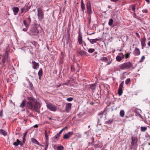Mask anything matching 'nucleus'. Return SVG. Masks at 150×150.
Returning <instances> with one entry per match:
<instances>
[{"mask_svg": "<svg viewBox=\"0 0 150 150\" xmlns=\"http://www.w3.org/2000/svg\"><path fill=\"white\" fill-rule=\"evenodd\" d=\"M27 99L28 101L27 102L26 105L27 108L32 111L35 110L38 113H40V109L41 107L40 103L33 97H28Z\"/></svg>", "mask_w": 150, "mask_h": 150, "instance_id": "1", "label": "nucleus"}, {"mask_svg": "<svg viewBox=\"0 0 150 150\" xmlns=\"http://www.w3.org/2000/svg\"><path fill=\"white\" fill-rule=\"evenodd\" d=\"M37 16L39 21H41L44 18L43 11L40 8H38L37 9Z\"/></svg>", "mask_w": 150, "mask_h": 150, "instance_id": "2", "label": "nucleus"}, {"mask_svg": "<svg viewBox=\"0 0 150 150\" xmlns=\"http://www.w3.org/2000/svg\"><path fill=\"white\" fill-rule=\"evenodd\" d=\"M133 65L130 62L124 63L121 65L120 69H128L131 67H132Z\"/></svg>", "mask_w": 150, "mask_h": 150, "instance_id": "3", "label": "nucleus"}, {"mask_svg": "<svg viewBox=\"0 0 150 150\" xmlns=\"http://www.w3.org/2000/svg\"><path fill=\"white\" fill-rule=\"evenodd\" d=\"M2 62L4 64L5 63H9V60L8 59V53L7 51H6L4 54L3 55V58L2 59Z\"/></svg>", "mask_w": 150, "mask_h": 150, "instance_id": "4", "label": "nucleus"}, {"mask_svg": "<svg viewBox=\"0 0 150 150\" xmlns=\"http://www.w3.org/2000/svg\"><path fill=\"white\" fill-rule=\"evenodd\" d=\"M38 33L39 30L37 28H33L30 30L29 34L31 35H37Z\"/></svg>", "mask_w": 150, "mask_h": 150, "instance_id": "5", "label": "nucleus"}, {"mask_svg": "<svg viewBox=\"0 0 150 150\" xmlns=\"http://www.w3.org/2000/svg\"><path fill=\"white\" fill-rule=\"evenodd\" d=\"M31 22V18L30 17H29L27 18V21L26 20H24L23 23V24L26 28H28Z\"/></svg>", "mask_w": 150, "mask_h": 150, "instance_id": "6", "label": "nucleus"}, {"mask_svg": "<svg viewBox=\"0 0 150 150\" xmlns=\"http://www.w3.org/2000/svg\"><path fill=\"white\" fill-rule=\"evenodd\" d=\"M86 8L88 13L89 14H91L92 13L91 6L90 1L87 2L86 4Z\"/></svg>", "mask_w": 150, "mask_h": 150, "instance_id": "7", "label": "nucleus"}, {"mask_svg": "<svg viewBox=\"0 0 150 150\" xmlns=\"http://www.w3.org/2000/svg\"><path fill=\"white\" fill-rule=\"evenodd\" d=\"M47 106L51 111H55L57 110L56 107L52 103H49L47 105Z\"/></svg>", "mask_w": 150, "mask_h": 150, "instance_id": "8", "label": "nucleus"}, {"mask_svg": "<svg viewBox=\"0 0 150 150\" xmlns=\"http://www.w3.org/2000/svg\"><path fill=\"white\" fill-rule=\"evenodd\" d=\"M124 58V55L122 53H120L116 57V60L118 62H120Z\"/></svg>", "mask_w": 150, "mask_h": 150, "instance_id": "9", "label": "nucleus"}, {"mask_svg": "<svg viewBox=\"0 0 150 150\" xmlns=\"http://www.w3.org/2000/svg\"><path fill=\"white\" fill-rule=\"evenodd\" d=\"M77 53L82 56H88L89 55V54L86 52L80 49L78 50Z\"/></svg>", "mask_w": 150, "mask_h": 150, "instance_id": "10", "label": "nucleus"}, {"mask_svg": "<svg viewBox=\"0 0 150 150\" xmlns=\"http://www.w3.org/2000/svg\"><path fill=\"white\" fill-rule=\"evenodd\" d=\"M146 41V38L144 37L141 40V44L142 47V48L143 49L144 47L146 46L145 42Z\"/></svg>", "mask_w": 150, "mask_h": 150, "instance_id": "11", "label": "nucleus"}, {"mask_svg": "<svg viewBox=\"0 0 150 150\" xmlns=\"http://www.w3.org/2000/svg\"><path fill=\"white\" fill-rule=\"evenodd\" d=\"M137 139L134 137H132V142L131 146H133L137 144Z\"/></svg>", "mask_w": 150, "mask_h": 150, "instance_id": "12", "label": "nucleus"}, {"mask_svg": "<svg viewBox=\"0 0 150 150\" xmlns=\"http://www.w3.org/2000/svg\"><path fill=\"white\" fill-rule=\"evenodd\" d=\"M78 41L79 42V43L80 45H83V40L82 35L81 34H79L78 38Z\"/></svg>", "mask_w": 150, "mask_h": 150, "instance_id": "13", "label": "nucleus"}, {"mask_svg": "<svg viewBox=\"0 0 150 150\" xmlns=\"http://www.w3.org/2000/svg\"><path fill=\"white\" fill-rule=\"evenodd\" d=\"M133 53L135 56H138L140 54V52L139 49L137 47L135 48L134 50Z\"/></svg>", "mask_w": 150, "mask_h": 150, "instance_id": "14", "label": "nucleus"}, {"mask_svg": "<svg viewBox=\"0 0 150 150\" xmlns=\"http://www.w3.org/2000/svg\"><path fill=\"white\" fill-rule=\"evenodd\" d=\"M72 104L71 103H67L65 106L66 110L67 112H69L71 110Z\"/></svg>", "mask_w": 150, "mask_h": 150, "instance_id": "15", "label": "nucleus"}, {"mask_svg": "<svg viewBox=\"0 0 150 150\" xmlns=\"http://www.w3.org/2000/svg\"><path fill=\"white\" fill-rule=\"evenodd\" d=\"M33 64V68L35 69H37L38 67L39 64L38 63H36L35 61H33L32 62Z\"/></svg>", "mask_w": 150, "mask_h": 150, "instance_id": "16", "label": "nucleus"}, {"mask_svg": "<svg viewBox=\"0 0 150 150\" xmlns=\"http://www.w3.org/2000/svg\"><path fill=\"white\" fill-rule=\"evenodd\" d=\"M12 10L14 15H17L19 10V8L18 7L14 6L13 7Z\"/></svg>", "mask_w": 150, "mask_h": 150, "instance_id": "17", "label": "nucleus"}, {"mask_svg": "<svg viewBox=\"0 0 150 150\" xmlns=\"http://www.w3.org/2000/svg\"><path fill=\"white\" fill-rule=\"evenodd\" d=\"M13 144L16 146H17L19 144H20L21 146H22L23 145V143H22L21 142L19 141V140L18 139H17L16 140V142H15L13 143Z\"/></svg>", "mask_w": 150, "mask_h": 150, "instance_id": "18", "label": "nucleus"}, {"mask_svg": "<svg viewBox=\"0 0 150 150\" xmlns=\"http://www.w3.org/2000/svg\"><path fill=\"white\" fill-rule=\"evenodd\" d=\"M88 39L89 41L91 43L93 44L96 43L97 41L99 40V39L98 38L90 39L88 38Z\"/></svg>", "mask_w": 150, "mask_h": 150, "instance_id": "19", "label": "nucleus"}, {"mask_svg": "<svg viewBox=\"0 0 150 150\" xmlns=\"http://www.w3.org/2000/svg\"><path fill=\"white\" fill-rule=\"evenodd\" d=\"M63 131V129H62L55 136L54 138L56 139H58L60 134Z\"/></svg>", "mask_w": 150, "mask_h": 150, "instance_id": "20", "label": "nucleus"}, {"mask_svg": "<svg viewBox=\"0 0 150 150\" xmlns=\"http://www.w3.org/2000/svg\"><path fill=\"white\" fill-rule=\"evenodd\" d=\"M136 5L132 4L130 6L129 8H131L132 11H133L134 12H135L136 6Z\"/></svg>", "mask_w": 150, "mask_h": 150, "instance_id": "21", "label": "nucleus"}, {"mask_svg": "<svg viewBox=\"0 0 150 150\" xmlns=\"http://www.w3.org/2000/svg\"><path fill=\"white\" fill-rule=\"evenodd\" d=\"M81 8L82 9V10L83 12H84L85 9V5L84 4V2H83V0H81Z\"/></svg>", "mask_w": 150, "mask_h": 150, "instance_id": "22", "label": "nucleus"}, {"mask_svg": "<svg viewBox=\"0 0 150 150\" xmlns=\"http://www.w3.org/2000/svg\"><path fill=\"white\" fill-rule=\"evenodd\" d=\"M38 75L39 76V78L40 79H41V78L42 75V69H40L38 72Z\"/></svg>", "mask_w": 150, "mask_h": 150, "instance_id": "23", "label": "nucleus"}, {"mask_svg": "<svg viewBox=\"0 0 150 150\" xmlns=\"http://www.w3.org/2000/svg\"><path fill=\"white\" fill-rule=\"evenodd\" d=\"M31 142L35 144H39V143L38 141L35 139L34 138H32L31 139Z\"/></svg>", "mask_w": 150, "mask_h": 150, "instance_id": "24", "label": "nucleus"}, {"mask_svg": "<svg viewBox=\"0 0 150 150\" xmlns=\"http://www.w3.org/2000/svg\"><path fill=\"white\" fill-rule=\"evenodd\" d=\"M26 102V100H25V99L24 100H23L21 103L20 107L22 108H24Z\"/></svg>", "mask_w": 150, "mask_h": 150, "instance_id": "25", "label": "nucleus"}, {"mask_svg": "<svg viewBox=\"0 0 150 150\" xmlns=\"http://www.w3.org/2000/svg\"><path fill=\"white\" fill-rule=\"evenodd\" d=\"M105 112V110H104L103 112H101L98 114V115L100 117V119H102L103 117V115Z\"/></svg>", "mask_w": 150, "mask_h": 150, "instance_id": "26", "label": "nucleus"}, {"mask_svg": "<svg viewBox=\"0 0 150 150\" xmlns=\"http://www.w3.org/2000/svg\"><path fill=\"white\" fill-rule=\"evenodd\" d=\"M0 133L4 136H6L7 135V132L3 129H0Z\"/></svg>", "mask_w": 150, "mask_h": 150, "instance_id": "27", "label": "nucleus"}, {"mask_svg": "<svg viewBox=\"0 0 150 150\" xmlns=\"http://www.w3.org/2000/svg\"><path fill=\"white\" fill-rule=\"evenodd\" d=\"M96 85L95 84H91L90 85V88L93 90H95L96 89Z\"/></svg>", "mask_w": 150, "mask_h": 150, "instance_id": "28", "label": "nucleus"}, {"mask_svg": "<svg viewBox=\"0 0 150 150\" xmlns=\"http://www.w3.org/2000/svg\"><path fill=\"white\" fill-rule=\"evenodd\" d=\"M45 150H47L49 145L48 141L45 140Z\"/></svg>", "mask_w": 150, "mask_h": 150, "instance_id": "29", "label": "nucleus"}, {"mask_svg": "<svg viewBox=\"0 0 150 150\" xmlns=\"http://www.w3.org/2000/svg\"><path fill=\"white\" fill-rule=\"evenodd\" d=\"M64 149V146L62 145L58 146L57 147V150H63Z\"/></svg>", "mask_w": 150, "mask_h": 150, "instance_id": "30", "label": "nucleus"}, {"mask_svg": "<svg viewBox=\"0 0 150 150\" xmlns=\"http://www.w3.org/2000/svg\"><path fill=\"white\" fill-rule=\"evenodd\" d=\"M123 92L122 89L119 88L118 90V94L119 96H121Z\"/></svg>", "mask_w": 150, "mask_h": 150, "instance_id": "31", "label": "nucleus"}, {"mask_svg": "<svg viewBox=\"0 0 150 150\" xmlns=\"http://www.w3.org/2000/svg\"><path fill=\"white\" fill-rule=\"evenodd\" d=\"M120 115L122 117H123L125 115V112L123 110L120 111Z\"/></svg>", "mask_w": 150, "mask_h": 150, "instance_id": "32", "label": "nucleus"}, {"mask_svg": "<svg viewBox=\"0 0 150 150\" xmlns=\"http://www.w3.org/2000/svg\"><path fill=\"white\" fill-rule=\"evenodd\" d=\"M113 22V20L112 18L110 19L108 22V25L110 26L112 25Z\"/></svg>", "mask_w": 150, "mask_h": 150, "instance_id": "33", "label": "nucleus"}, {"mask_svg": "<svg viewBox=\"0 0 150 150\" xmlns=\"http://www.w3.org/2000/svg\"><path fill=\"white\" fill-rule=\"evenodd\" d=\"M100 60L104 62L107 61L108 60V59L106 57H101Z\"/></svg>", "mask_w": 150, "mask_h": 150, "instance_id": "34", "label": "nucleus"}, {"mask_svg": "<svg viewBox=\"0 0 150 150\" xmlns=\"http://www.w3.org/2000/svg\"><path fill=\"white\" fill-rule=\"evenodd\" d=\"M147 129V128L146 127H141V131L142 132H145L146 130Z\"/></svg>", "mask_w": 150, "mask_h": 150, "instance_id": "35", "label": "nucleus"}, {"mask_svg": "<svg viewBox=\"0 0 150 150\" xmlns=\"http://www.w3.org/2000/svg\"><path fill=\"white\" fill-rule=\"evenodd\" d=\"M69 136L68 135V134H65L63 137V138L65 139H68L69 137Z\"/></svg>", "mask_w": 150, "mask_h": 150, "instance_id": "36", "label": "nucleus"}, {"mask_svg": "<svg viewBox=\"0 0 150 150\" xmlns=\"http://www.w3.org/2000/svg\"><path fill=\"white\" fill-rule=\"evenodd\" d=\"M95 50L94 49L90 48L88 49V52L90 53H92L95 51Z\"/></svg>", "mask_w": 150, "mask_h": 150, "instance_id": "37", "label": "nucleus"}, {"mask_svg": "<svg viewBox=\"0 0 150 150\" xmlns=\"http://www.w3.org/2000/svg\"><path fill=\"white\" fill-rule=\"evenodd\" d=\"M124 83V81H122L120 84L119 88L122 89Z\"/></svg>", "mask_w": 150, "mask_h": 150, "instance_id": "38", "label": "nucleus"}, {"mask_svg": "<svg viewBox=\"0 0 150 150\" xmlns=\"http://www.w3.org/2000/svg\"><path fill=\"white\" fill-rule=\"evenodd\" d=\"M130 81H130V79H129V78L127 79L125 81V84L126 85L128 84L129 83V82H130Z\"/></svg>", "mask_w": 150, "mask_h": 150, "instance_id": "39", "label": "nucleus"}, {"mask_svg": "<svg viewBox=\"0 0 150 150\" xmlns=\"http://www.w3.org/2000/svg\"><path fill=\"white\" fill-rule=\"evenodd\" d=\"M130 53H131V52H130V53H127L126 54H125V59H127L128 58H129V57L130 54Z\"/></svg>", "mask_w": 150, "mask_h": 150, "instance_id": "40", "label": "nucleus"}, {"mask_svg": "<svg viewBox=\"0 0 150 150\" xmlns=\"http://www.w3.org/2000/svg\"><path fill=\"white\" fill-rule=\"evenodd\" d=\"M26 10V8L24 6L23 8H22L21 9V13H22L24 11Z\"/></svg>", "mask_w": 150, "mask_h": 150, "instance_id": "41", "label": "nucleus"}, {"mask_svg": "<svg viewBox=\"0 0 150 150\" xmlns=\"http://www.w3.org/2000/svg\"><path fill=\"white\" fill-rule=\"evenodd\" d=\"M113 120H109L106 121L105 122V123H107L108 124H110L112 123V122H113Z\"/></svg>", "mask_w": 150, "mask_h": 150, "instance_id": "42", "label": "nucleus"}, {"mask_svg": "<svg viewBox=\"0 0 150 150\" xmlns=\"http://www.w3.org/2000/svg\"><path fill=\"white\" fill-rule=\"evenodd\" d=\"M45 137H46V140L48 141V137L47 135V131L46 130L45 131Z\"/></svg>", "mask_w": 150, "mask_h": 150, "instance_id": "43", "label": "nucleus"}, {"mask_svg": "<svg viewBox=\"0 0 150 150\" xmlns=\"http://www.w3.org/2000/svg\"><path fill=\"white\" fill-rule=\"evenodd\" d=\"M73 100V98L71 97H70L69 98H68L67 99V101L70 102L72 101Z\"/></svg>", "mask_w": 150, "mask_h": 150, "instance_id": "44", "label": "nucleus"}, {"mask_svg": "<svg viewBox=\"0 0 150 150\" xmlns=\"http://www.w3.org/2000/svg\"><path fill=\"white\" fill-rule=\"evenodd\" d=\"M68 135L69 137H71L72 135L74 134V133L73 132H69L68 133Z\"/></svg>", "mask_w": 150, "mask_h": 150, "instance_id": "45", "label": "nucleus"}, {"mask_svg": "<svg viewBox=\"0 0 150 150\" xmlns=\"http://www.w3.org/2000/svg\"><path fill=\"white\" fill-rule=\"evenodd\" d=\"M145 57L144 56H143L141 58L140 62H142L145 59Z\"/></svg>", "mask_w": 150, "mask_h": 150, "instance_id": "46", "label": "nucleus"}, {"mask_svg": "<svg viewBox=\"0 0 150 150\" xmlns=\"http://www.w3.org/2000/svg\"><path fill=\"white\" fill-rule=\"evenodd\" d=\"M142 11L144 13H148V11L146 9H143L142 10Z\"/></svg>", "mask_w": 150, "mask_h": 150, "instance_id": "47", "label": "nucleus"}, {"mask_svg": "<svg viewBox=\"0 0 150 150\" xmlns=\"http://www.w3.org/2000/svg\"><path fill=\"white\" fill-rule=\"evenodd\" d=\"M23 142L24 143H25V137L23 136Z\"/></svg>", "mask_w": 150, "mask_h": 150, "instance_id": "48", "label": "nucleus"}, {"mask_svg": "<svg viewBox=\"0 0 150 150\" xmlns=\"http://www.w3.org/2000/svg\"><path fill=\"white\" fill-rule=\"evenodd\" d=\"M28 28H24L23 29V30L24 31H27L28 29Z\"/></svg>", "mask_w": 150, "mask_h": 150, "instance_id": "49", "label": "nucleus"}, {"mask_svg": "<svg viewBox=\"0 0 150 150\" xmlns=\"http://www.w3.org/2000/svg\"><path fill=\"white\" fill-rule=\"evenodd\" d=\"M3 115V112L1 111L0 112V117H2Z\"/></svg>", "mask_w": 150, "mask_h": 150, "instance_id": "50", "label": "nucleus"}, {"mask_svg": "<svg viewBox=\"0 0 150 150\" xmlns=\"http://www.w3.org/2000/svg\"><path fill=\"white\" fill-rule=\"evenodd\" d=\"M28 133V131H26L24 134V135L23 136H25V137H26V135H27V134Z\"/></svg>", "mask_w": 150, "mask_h": 150, "instance_id": "51", "label": "nucleus"}, {"mask_svg": "<svg viewBox=\"0 0 150 150\" xmlns=\"http://www.w3.org/2000/svg\"><path fill=\"white\" fill-rule=\"evenodd\" d=\"M136 36H137V37H139H139H140V35H139V34L138 33H136Z\"/></svg>", "mask_w": 150, "mask_h": 150, "instance_id": "52", "label": "nucleus"}, {"mask_svg": "<svg viewBox=\"0 0 150 150\" xmlns=\"http://www.w3.org/2000/svg\"><path fill=\"white\" fill-rule=\"evenodd\" d=\"M118 0H110V1H111L113 2H117Z\"/></svg>", "mask_w": 150, "mask_h": 150, "instance_id": "53", "label": "nucleus"}, {"mask_svg": "<svg viewBox=\"0 0 150 150\" xmlns=\"http://www.w3.org/2000/svg\"><path fill=\"white\" fill-rule=\"evenodd\" d=\"M148 3V4H149L150 3V0H145Z\"/></svg>", "mask_w": 150, "mask_h": 150, "instance_id": "54", "label": "nucleus"}, {"mask_svg": "<svg viewBox=\"0 0 150 150\" xmlns=\"http://www.w3.org/2000/svg\"><path fill=\"white\" fill-rule=\"evenodd\" d=\"M61 85V84H60L59 85H56V86H57V88H58V87H60V86Z\"/></svg>", "mask_w": 150, "mask_h": 150, "instance_id": "55", "label": "nucleus"}, {"mask_svg": "<svg viewBox=\"0 0 150 150\" xmlns=\"http://www.w3.org/2000/svg\"><path fill=\"white\" fill-rule=\"evenodd\" d=\"M148 46L150 47V41L148 42L147 44Z\"/></svg>", "mask_w": 150, "mask_h": 150, "instance_id": "56", "label": "nucleus"}, {"mask_svg": "<svg viewBox=\"0 0 150 150\" xmlns=\"http://www.w3.org/2000/svg\"><path fill=\"white\" fill-rule=\"evenodd\" d=\"M97 120H98L97 122H98V124L100 122V119L99 118H98Z\"/></svg>", "mask_w": 150, "mask_h": 150, "instance_id": "57", "label": "nucleus"}, {"mask_svg": "<svg viewBox=\"0 0 150 150\" xmlns=\"http://www.w3.org/2000/svg\"><path fill=\"white\" fill-rule=\"evenodd\" d=\"M34 127L35 128H37L38 127V125H35L34 126Z\"/></svg>", "mask_w": 150, "mask_h": 150, "instance_id": "58", "label": "nucleus"}, {"mask_svg": "<svg viewBox=\"0 0 150 150\" xmlns=\"http://www.w3.org/2000/svg\"><path fill=\"white\" fill-rule=\"evenodd\" d=\"M67 128V127H64V128H63V129H63V131L64 130V129H66Z\"/></svg>", "mask_w": 150, "mask_h": 150, "instance_id": "59", "label": "nucleus"}, {"mask_svg": "<svg viewBox=\"0 0 150 150\" xmlns=\"http://www.w3.org/2000/svg\"><path fill=\"white\" fill-rule=\"evenodd\" d=\"M111 61H110V62H108L107 63V65H109L110 64L111 62Z\"/></svg>", "mask_w": 150, "mask_h": 150, "instance_id": "60", "label": "nucleus"}, {"mask_svg": "<svg viewBox=\"0 0 150 150\" xmlns=\"http://www.w3.org/2000/svg\"><path fill=\"white\" fill-rule=\"evenodd\" d=\"M134 17L136 16V14L135 13V12H134Z\"/></svg>", "mask_w": 150, "mask_h": 150, "instance_id": "61", "label": "nucleus"}, {"mask_svg": "<svg viewBox=\"0 0 150 150\" xmlns=\"http://www.w3.org/2000/svg\"><path fill=\"white\" fill-rule=\"evenodd\" d=\"M62 84L63 85H67V83H63Z\"/></svg>", "mask_w": 150, "mask_h": 150, "instance_id": "62", "label": "nucleus"}, {"mask_svg": "<svg viewBox=\"0 0 150 150\" xmlns=\"http://www.w3.org/2000/svg\"><path fill=\"white\" fill-rule=\"evenodd\" d=\"M48 118L50 120H51L52 119V118L50 117H48Z\"/></svg>", "mask_w": 150, "mask_h": 150, "instance_id": "63", "label": "nucleus"}, {"mask_svg": "<svg viewBox=\"0 0 150 150\" xmlns=\"http://www.w3.org/2000/svg\"><path fill=\"white\" fill-rule=\"evenodd\" d=\"M38 145H40V146H43L42 145H41V144H38Z\"/></svg>", "mask_w": 150, "mask_h": 150, "instance_id": "64", "label": "nucleus"}]
</instances>
